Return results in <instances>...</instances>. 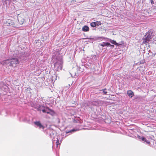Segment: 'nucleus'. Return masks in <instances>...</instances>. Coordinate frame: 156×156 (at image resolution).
I'll use <instances>...</instances> for the list:
<instances>
[{"label":"nucleus","instance_id":"423d86ee","mask_svg":"<svg viewBox=\"0 0 156 156\" xmlns=\"http://www.w3.org/2000/svg\"><path fill=\"white\" fill-rule=\"evenodd\" d=\"M34 125L36 126V128H38L39 129L44 130L45 126H44L39 121H35L34 122Z\"/></svg>","mask_w":156,"mask_h":156},{"label":"nucleus","instance_id":"a878e982","mask_svg":"<svg viewBox=\"0 0 156 156\" xmlns=\"http://www.w3.org/2000/svg\"><path fill=\"white\" fill-rule=\"evenodd\" d=\"M70 75H71V76H72V77H75V76H76V74H75V75H74V76H72V75L71 74V73H70Z\"/></svg>","mask_w":156,"mask_h":156},{"label":"nucleus","instance_id":"f257e3e1","mask_svg":"<svg viewBox=\"0 0 156 156\" xmlns=\"http://www.w3.org/2000/svg\"><path fill=\"white\" fill-rule=\"evenodd\" d=\"M19 63L20 61L18 58H13L10 59L3 61L2 62V64L4 66L15 67Z\"/></svg>","mask_w":156,"mask_h":156},{"label":"nucleus","instance_id":"2eb2a0df","mask_svg":"<svg viewBox=\"0 0 156 156\" xmlns=\"http://www.w3.org/2000/svg\"><path fill=\"white\" fill-rule=\"evenodd\" d=\"M79 130V129H73L70 130H67L66 131V133L67 134L69 133H72Z\"/></svg>","mask_w":156,"mask_h":156},{"label":"nucleus","instance_id":"9d476101","mask_svg":"<svg viewBox=\"0 0 156 156\" xmlns=\"http://www.w3.org/2000/svg\"><path fill=\"white\" fill-rule=\"evenodd\" d=\"M127 94L130 98H132L134 95V92L131 90H127Z\"/></svg>","mask_w":156,"mask_h":156},{"label":"nucleus","instance_id":"f03ea898","mask_svg":"<svg viewBox=\"0 0 156 156\" xmlns=\"http://www.w3.org/2000/svg\"><path fill=\"white\" fill-rule=\"evenodd\" d=\"M154 34V33L153 31H149L144 37L143 44L149 43Z\"/></svg>","mask_w":156,"mask_h":156},{"label":"nucleus","instance_id":"0eeeda50","mask_svg":"<svg viewBox=\"0 0 156 156\" xmlns=\"http://www.w3.org/2000/svg\"><path fill=\"white\" fill-rule=\"evenodd\" d=\"M45 112L44 113H47L48 114H50L53 115L55 114L54 112L52 110L50 109L48 107H46L45 108Z\"/></svg>","mask_w":156,"mask_h":156},{"label":"nucleus","instance_id":"4468645a","mask_svg":"<svg viewBox=\"0 0 156 156\" xmlns=\"http://www.w3.org/2000/svg\"><path fill=\"white\" fill-rule=\"evenodd\" d=\"M89 27L87 25L84 26L82 28V31L84 32L88 31H89Z\"/></svg>","mask_w":156,"mask_h":156},{"label":"nucleus","instance_id":"473e14b6","mask_svg":"<svg viewBox=\"0 0 156 156\" xmlns=\"http://www.w3.org/2000/svg\"><path fill=\"white\" fill-rule=\"evenodd\" d=\"M2 1H3V0H2Z\"/></svg>","mask_w":156,"mask_h":156},{"label":"nucleus","instance_id":"cd10ccee","mask_svg":"<svg viewBox=\"0 0 156 156\" xmlns=\"http://www.w3.org/2000/svg\"><path fill=\"white\" fill-rule=\"evenodd\" d=\"M51 138H52V136L51 134Z\"/></svg>","mask_w":156,"mask_h":156},{"label":"nucleus","instance_id":"c756f323","mask_svg":"<svg viewBox=\"0 0 156 156\" xmlns=\"http://www.w3.org/2000/svg\"><path fill=\"white\" fill-rule=\"evenodd\" d=\"M0 114H1V115H3L2 114V113H0Z\"/></svg>","mask_w":156,"mask_h":156},{"label":"nucleus","instance_id":"ddd939ff","mask_svg":"<svg viewBox=\"0 0 156 156\" xmlns=\"http://www.w3.org/2000/svg\"><path fill=\"white\" fill-rule=\"evenodd\" d=\"M99 45L103 47H104L105 46H109L110 45V43L108 42H103L102 43L99 44Z\"/></svg>","mask_w":156,"mask_h":156},{"label":"nucleus","instance_id":"5701e85b","mask_svg":"<svg viewBox=\"0 0 156 156\" xmlns=\"http://www.w3.org/2000/svg\"><path fill=\"white\" fill-rule=\"evenodd\" d=\"M103 38V37H95V39H98V38Z\"/></svg>","mask_w":156,"mask_h":156},{"label":"nucleus","instance_id":"c85d7f7f","mask_svg":"<svg viewBox=\"0 0 156 156\" xmlns=\"http://www.w3.org/2000/svg\"><path fill=\"white\" fill-rule=\"evenodd\" d=\"M52 140L53 142V141L54 140L55 141V140H54L53 139H52Z\"/></svg>","mask_w":156,"mask_h":156},{"label":"nucleus","instance_id":"4be33fe9","mask_svg":"<svg viewBox=\"0 0 156 156\" xmlns=\"http://www.w3.org/2000/svg\"><path fill=\"white\" fill-rule=\"evenodd\" d=\"M76 2V1L75 0H72V1L71 2V3L73 4V3H75Z\"/></svg>","mask_w":156,"mask_h":156},{"label":"nucleus","instance_id":"20e7f679","mask_svg":"<svg viewBox=\"0 0 156 156\" xmlns=\"http://www.w3.org/2000/svg\"><path fill=\"white\" fill-rule=\"evenodd\" d=\"M62 59L58 61L54 64V68L57 71H60L62 68Z\"/></svg>","mask_w":156,"mask_h":156},{"label":"nucleus","instance_id":"dca6fc26","mask_svg":"<svg viewBox=\"0 0 156 156\" xmlns=\"http://www.w3.org/2000/svg\"><path fill=\"white\" fill-rule=\"evenodd\" d=\"M4 3L6 5V7H7L8 6V5L9 6V0H5Z\"/></svg>","mask_w":156,"mask_h":156},{"label":"nucleus","instance_id":"f8f14e48","mask_svg":"<svg viewBox=\"0 0 156 156\" xmlns=\"http://www.w3.org/2000/svg\"><path fill=\"white\" fill-rule=\"evenodd\" d=\"M109 41L112 44L118 46H120L122 45L121 44H119L117 43L115 41L111 39H109Z\"/></svg>","mask_w":156,"mask_h":156},{"label":"nucleus","instance_id":"b1692460","mask_svg":"<svg viewBox=\"0 0 156 156\" xmlns=\"http://www.w3.org/2000/svg\"><path fill=\"white\" fill-rule=\"evenodd\" d=\"M150 1L151 2V3L152 4H153L154 3V2L153 0H150Z\"/></svg>","mask_w":156,"mask_h":156},{"label":"nucleus","instance_id":"39448f33","mask_svg":"<svg viewBox=\"0 0 156 156\" xmlns=\"http://www.w3.org/2000/svg\"><path fill=\"white\" fill-rule=\"evenodd\" d=\"M156 8L155 7H152L149 8V10H147V9L144 10V13L145 14V12L146 11V12L148 13V15H151L153 14L154 13H156Z\"/></svg>","mask_w":156,"mask_h":156},{"label":"nucleus","instance_id":"1a4fd4ad","mask_svg":"<svg viewBox=\"0 0 156 156\" xmlns=\"http://www.w3.org/2000/svg\"><path fill=\"white\" fill-rule=\"evenodd\" d=\"M99 101L98 100L96 101H90L87 103V105L89 106L90 104L94 106H98L99 104Z\"/></svg>","mask_w":156,"mask_h":156},{"label":"nucleus","instance_id":"7c9ffc66","mask_svg":"<svg viewBox=\"0 0 156 156\" xmlns=\"http://www.w3.org/2000/svg\"><path fill=\"white\" fill-rule=\"evenodd\" d=\"M19 19H18V21H19Z\"/></svg>","mask_w":156,"mask_h":156},{"label":"nucleus","instance_id":"f3484780","mask_svg":"<svg viewBox=\"0 0 156 156\" xmlns=\"http://www.w3.org/2000/svg\"><path fill=\"white\" fill-rule=\"evenodd\" d=\"M94 22L95 23V24H96V26H99L101 24V23L100 21H97L96 22Z\"/></svg>","mask_w":156,"mask_h":156},{"label":"nucleus","instance_id":"393cba45","mask_svg":"<svg viewBox=\"0 0 156 156\" xmlns=\"http://www.w3.org/2000/svg\"><path fill=\"white\" fill-rule=\"evenodd\" d=\"M106 90H107V89H106V88H105V89H103L102 90H100V91H105Z\"/></svg>","mask_w":156,"mask_h":156},{"label":"nucleus","instance_id":"aec40b11","mask_svg":"<svg viewBox=\"0 0 156 156\" xmlns=\"http://www.w3.org/2000/svg\"><path fill=\"white\" fill-rule=\"evenodd\" d=\"M21 20H22V21H21V22H19L20 23L21 25H22L23 24V22H24V19H22Z\"/></svg>","mask_w":156,"mask_h":156},{"label":"nucleus","instance_id":"2f4dec72","mask_svg":"<svg viewBox=\"0 0 156 156\" xmlns=\"http://www.w3.org/2000/svg\"><path fill=\"white\" fill-rule=\"evenodd\" d=\"M55 139L54 136L53 139Z\"/></svg>","mask_w":156,"mask_h":156},{"label":"nucleus","instance_id":"bb28decb","mask_svg":"<svg viewBox=\"0 0 156 156\" xmlns=\"http://www.w3.org/2000/svg\"><path fill=\"white\" fill-rule=\"evenodd\" d=\"M109 46H110L111 47H113L114 46V45H112V44H110V45H109Z\"/></svg>","mask_w":156,"mask_h":156},{"label":"nucleus","instance_id":"6e6552de","mask_svg":"<svg viewBox=\"0 0 156 156\" xmlns=\"http://www.w3.org/2000/svg\"><path fill=\"white\" fill-rule=\"evenodd\" d=\"M137 138L138 139L141 140L143 141L146 142V144H147L148 145H149L151 144L150 142L147 140V139L143 136H140L138 135Z\"/></svg>","mask_w":156,"mask_h":156},{"label":"nucleus","instance_id":"9b49d317","mask_svg":"<svg viewBox=\"0 0 156 156\" xmlns=\"http://www.w3.org/2000/svg\"><path fill=\"white\" fill-rule=\"evenodd\" d=\"M45 107H45L44 106L39 105L37 107V110L38 111H42L43 112H45L44 111Z\"/></svg>","mask_w":156,"mask_h":156},{"label":"nucleus","instance_id":"7ed1b4c3","mask_svg":"<svg viewBox=\"0 0 156 156\" xmlns=\"http://www.w3.org/2000/svg\"><path fill=\"white\" fill-rule=\"evenodd\" d=\"M29 55L30 54L29 52H22L18 54L17 56L20 62H23L28 59Z\"/></svg>","mask_w":156,"mask_h":156},{"label":"nucleus","instance_id":"412c9836","mask_svg":"<svg viewBox=\"0 0 156 156\" xmlns=\"http://www.w3.org/2000/svg\"><path fill=\"white\" fill-rule=\"evenodd\" d=\"M102 91V92H101V93L102 94V93H103V94L104 95L107 94V93H108L106 91Z\"/></svg>","mask_w":156,"mask_h":156},{"label":"nucleus","instance_id":"6ab92c4d","mask_svg":"<svg viewBox=\"0 0 156 156\" xmlns=\"http://www.w3.org/2000/svg\"><path fill=\"white\" fill-rule=\"evenodd\" d=\"M59 144H60L59 142V140L57 138V140L56 142V147H57L58 146V145Z\"/></svg>","mask_w":156,"mask_h":156},{"label":"nucleus","instance_id":"a211bd4d","mask_svg":"<svg viewBox=\"0 0 156 156\" xmlns=\"http://www.w3.org/2000/svg\"><path fill=\"white\" fill-rule=\"evenodd\" d=\"M90 26L92 27H94L96 26L95 22H92L90 23Z\"/></svg>","mask_w":156,"mask_h":156}]
</instances>
